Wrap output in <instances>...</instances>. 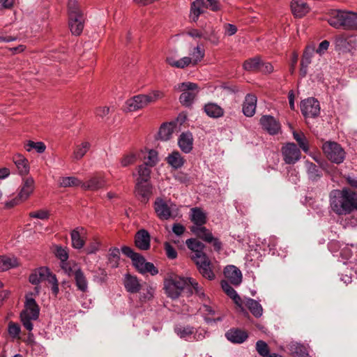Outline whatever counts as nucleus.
I'll list each match as a JSON object with an SVG mask.
<instances>
[{
  "label": "nucleus",
  "instance_id": "nucleus-1",
  "mask_svg": "<svg viewBox=\"0 0 357 357\" xmlns=\"http://www.w3.org/2000/svg\"><path fill=\"white\" fill-rule=\"evenodd\" d=\"M330 206L338 215H346L357 211V192L347 187L333 190L330 193Z\"/></svg>",
  "mask_w": 357,
  "mask_h": 357
},
{
  "label": "nucleus",
  "instance_id": "nucleus-2",
  "mask_svg": "<svg viewBox=\"0 0 357 357\" xmlns=\"http://www.w3.org/2000/svg\"><path fill=\"white\" fill-rule=\"evenodd\" d=\"M327 21L335 29H357V12L332 10L328 13Z\"/></svg>",
  "mask_w": 357,
  "mask_h": 357
},
{
  "label": "nucleus",
  "instance_id": "nucleus-3",
  "mask_svg": "<svg viewBox=\"0 0 357 357\" xmlns=\"http://www.w3.org/2000/svg\"><path fill=\"white\" fill-rule=\"evenodd\" d=\"M40 308L36 301L33 298L26 297L25 302V308L20 313L21 321L24 327L29 331L33 330V324L31 321L38 319Z\"/></svg>",
  "mask_w": 357,
  "mask_h": 357
},
{
  "label": "nucleus",
  "instance_id": "nucleus-4",
  "mask_svg": "<svg viewBox=\"0 0 357 357\" xmlns=\"http://www.w3.org/2000/svg\"><path fill=\"white\" fill-rule=\"evenodd\" d=\"M188 277L171 276L164 282V289L167 296L172 299L178 298L188 287Z\"/></svg>",
  "mask_w": 357,
  "mask_h": 357
},
{
  "label": "nucleus",
  "instance_id": "nucleus-5",
  "mask_svg": "<svg viewBox=\"0 0 357 357\" xmlns=\"http://www.w3.org/2000/svg\"><path fill=\"white\" fill-rule=\"evenodd\" d=\"M322 150L326 158L333 163L341 164L345 159L346 152L341 145L335 142H324Z\"/></svg>",
  "mask_w": 357,
  "mask_h": 357
},
{
  "label": "nucleus",
  "instance_id": "nucleus-6",
  "mask_svg": "<svg viewBox=\"0 0 357 357\" xmlns=\"http://www.w3.org/2000/svg\"><path fill=\"white\" fill-rule=\"evenodd\" d=\"M177 89L182 92L179 97L181 105L190 107L199 93L198 85L190 82H183L178 85Z\"/></svg>",
  "mask_w": 357,
  "mask_h": 357
},
{
  "label": "nucleus",
  "instance_id": "nucleus-7",
  "mask_svg": "<svg viewBox=\"0 0 357 357\" xmlns=\"http://www.w3.org/2000/svg\"><path fill=\"white\" fill-rule=\"evenodd\" d=\"M190 229L198 238L206 243L212 244L216 252L221 250L222 245L221 241L219 238L214 237L212 232L204 227V225L202 227L191 226Z\"/></svg>",
  "mask_w": 357,
  "mask_h": 357
},
{
  "label": "nucleus",
  "instance_id": "nucleus-8",
  "mask_svg": "<svg viewBox=\"0 0 357 357\" xmlns=\"http://www.w3.org/2000/svg\"><path fill=\"white\" fill-rule=\"evenodd\" d=\"M34 189V181L31 177L26 178L23 180V183L20 192L17 197L14 199L8 202L6 206L8 208H11L15 205L18 204L19 202L26 200L30 195L33 192Z\"/></svg>",
  "mask_w": 357,
  "mask_h": 357
},
{
  "label": "nucleus",
  "instance_id": "nucleus-9",
  "mask_svg": "<svg viewBox=\"0 0 357 357\" xmlns=\"http://www.w3.org/2000/svg\"><path fill=\"white\" fill-rule=\"evenodd\" d=\"M153 186L151 182H135L134 195L143 204H146L153 195Z\"/></svg>",
  "mask_w": 357,
  "mask_h": 357
},
{
  "label": "nucleus",
  "instance_id": "nucleus-10",
  "mask_svg": "<svg viewBox=\"0 0 357 357\" xmlns=\"http://www.w3.org/2000/svg\"><path fill=\"white\" fill-rule=\"evenodd\" d=\"M301 110L306 118H314L320 113L319 102L314 98H308L301 101Z\"/></svg>",
  "mask_w": 357,
  "mask_h": 357
},
{
  "label": "nucleus",
  "instance_id": "nucleus-11",
  "mask_svg": "<svg viewBox=\"0 0 357 357\" xmlns=\"http://www.w3.org/2000/svg\"><path fill=\"white\" fill-rule=\"evenodd\" d=\"M197 266L199 273L205 278L212 280L215 274L212 270V263L207 255L192 260Z\"/></svg>",
  "mask_w": 357,
  "mask_h": 357
},
{
  "label": "nucleus",
  "instance_id": "nucleus-12",
  "mask_svg": "<svg viewBox=\"0 0 357 357\" xmlns=\"http://www.w3.org/2000/svg\"><path fill=\"white\" fill-rule=\"evenodd\" d=\"M281 151L283 160L287 164H295L301 158V151L294 143L286 144Z\"/></svg>",
  "mask_w": 357,
  "mask_h": 357
},
{
  "label": "nucleus",
  "instance_id": "nucleus-13",
  "mask_svg": "<svg viewBox=\"0 0 357 357\" xmlns=\"http://www.w3.org/2000/svg\"><path fill=\"white\" fill-rule=\"evenodd\" d=\"M187 284L186 294L188 297L195 294L202 302L208 301V297L205 294L203 287L195 279L188 277Z\"/></svg>",
  "mask_w": 357,
  "mask_h": 357
},
{
  "label": "nucleus",
  "instance_id": "nucleus-14",
  "mask_svg": "<svg viewBox=\"0 0 357 357\" xmlns=\"http://www.w3.org/2000/svg\"><path fill=\"white\" fill-rule=\"evenodd\" d=\"M149 105L145 94H139L127 100L125 103L126 112H135L142 109Z\"/></svg>",
  "mask_w": 357,
  "mask_h": 357
},
{
  "label": "nucleus",
  "instance_id": "nucleus-15",
  "mask_svg": "<svg viewBox=\"0 0 357 357\" xmlns=\"http://www.w3.org/2000/svg\"><path fill=\"white\" fill-rule=\"evenodd\" d=\"M153 207L159 219L167 220L172 218L171 207L163 199L160 197L156 198L153 204Z\"/></svg>",
  "mask_w": 357,
  "mask_h": 357
},
{
  "label": "nucleus",
  "instance_id": "nucleus-16",
  "mask_svg": "<svg viewBox=\"0 0 357 357\" xmlns=\"http://www.w3.org/2000/svg\"><path fill=\"white\" fill-rule=\"evenodd\" d=\"M68 275H73L74 276L75 282L77 289L83 293L88 291V280L80 268H76L73 269L69 267L67 271Z\"/></svg>",
  "mask_w": 357,
  "mask_h": 357
},
{
  "label": "nucleus",
  "instance_id": "nucleus-17",
  "mask_svg": "<svg viewBox=\"0 0 357 357\" xmlns=\"http://www.w3.org/2000/svg\"><path fill=\"white\" fill-rule=\"evenodd\" d=\"M121 252L124 255L131 259L132 265L140 272L144 267V264L146 263L145 258L141 254L135 252L128 246H123Z\"/></svg>",
  "mask_w": 357,
  "mask_h": 357
},
{
  "label": "nucleus",
  "instance_id": "nucleus-18",
  "mask_svg": "<svg viewBox=\"0 0 357 357\" xmlns=\"http://www.w3.org/2000/svg\"><path fill=\"white\" fill-rule=\"evenodd\" d=\"M262 128L270 135H276L280 130V124L276 119L270 115H264L259 121Z\"/></svg>",
  "mask_w": 357,
  "mask_h": 357
},
{
  "label": "nucleus",
  "instance_id": "nucleus-19",
  "mask_svg": "<svg viewBox=\"0 0 357 357\" xmlns=\"http://www.w3.org/2000/svg\"><path fill=\"white\" fill-rule=\"evenodd\" d=\"M185 244L188 249H190L193 254L191 256L192 260L195 259H199L201 257L206 255V254L204 252L205 245L199 241L197 238H191L187 239Z\"/></svg>",
  "mask_w": 357,
  "mask_h": 357
},
{
  "label": "nucleus",
  "instance_id": "nucleus-20",
  "mask_svg": "<svg viewBox=\"0 0 357 357\" xmlns=\"http://www.w3.org/2000/svg\"><path fill=\"white\" fill-rule=\"evenodd\" d=\"M135 246L141 250H147L151 247V236L147 230L142 229L135 236Z\"/></svg>",
  "mask_w": 357,
  "mask_h": 357
},
{
  "label": "nucleus",
  "instance_id": "nucleus-21",
  "mask_svg": "<svg viewBox=\"0 0 357 357\" xmlns=\"http://www.w3.org/2000/svg\"><path fill=\"white\" fill-rule=\"evenodd\" d=\"M86 231L82 227H79L70 232L72 246L75 249H81L85 244Z\"/></svg>",
  "mask_w": 357,
  "mask_h": 357
},
{
  "label": "nucleus",
  "instance_id": "nucleus-22",
  "mask_svg": "<svg viewBox=\"0 0 357 357\" xmlns=\"http://www.w3.org/2000/svg\"><path fill=\"white\" fill-rule=\"evenodd\" d=\"M52 273L50 272L48 268L40 267L31 273V274L29 275V280L32 284L38 285L42 281H48V279H50V277L52 275Z\"/></svg>",
  "mask_w": 357,
  "mask_h": 357
},
{
  "label": "nucleus",
  "instance_id": "nucleus-23",
  "mask_svg": "<svg viewBox=\"0 0 357 357\" xmlns=\"http://www.w3.org/2000/svg\"><path fill=\"white\" fill-rule=\"evenodd\" d=\"M290 6L294 16L298 18L304 17L310 10L309 5L303 0H292Z\"/></svg>",
  "mask_w": 357,
  "mask_h": 357
},
{
  "label": "nucleus",
  "instance_id": "nucleus-24",
  "mask_svg": "<svg viewBox=\"0 0 357 357\" xmlns=\"http://www.w3.org/2000/svg\"><path fill=\"white\" fill-rule=\"evenodd\" d=\"M123 285L126 290L130 294L138 293L142 289V284L137 276L132 275L130 273H126L124 275Z\"/></svg>",
  "mask_w": 357,
  "mask_h": 357
},
{
  "label": "nucleus",
  "instance_id": "nucleus-25",
  "mask_svg": "<svg viewBox=\"0 0 357 357\" xmlns=\"http://www.w3.org/2000/svg\"><path fill=\"white\" fill-rule=\"evenodd\" d=\"M225 276L234 285H239L242 282V274L241 271L235 266L229 265L225 268Z\"/></svg>",
  "mask_w": 357,
  "mask_h": 357
},
{
  "label": "nucleus",
  "instance_id": "nucleus-26",
  "mask_svg": "<svg viewBox=\"0 0 357 357\" xmlns=\"http://www.w3.org/2000/svg\"><path fill=\"white\" fill-rule=\"evenodd\" d=\"M257 101V98L255 95L250 93L246 95L243 104V112L245 116L252 117L255 115Z\"/></svg>",
  "mask_w": 357,
  "mask_h": 357
},
{
  "label": "nucleus",
  "instance_id": "nucleus-27",
  "mask_svg": "<svg viewBox=\"0 0 357 357\" xmlns=\"http://www.w3.org/2000/svg\"><path fill=\"white\" fill-rule=\"evenodd\" d=\"M225 336L229 341L236 344L243 343L248 337V333L245 331L238 328L229 330L225 333Z\"/></svg>",
  "mask_w": 357,
  "mask_h": 357
},
{
  "label": "nucleus",
  "instance_id": "nucleus-28",
  "mask_svg": "<svg viewBox=\"0 0 357 357\" xmlns=\"http://www.w3.org/2000/svg\"><path fill=\"white\" fill-rule=\"evenodd\" d=\"M203 109L208 116L213 119L221 118L225 114L223 108L215 102L206 103Z\"/></svg>",
  "mask_w": 357,
  "mask_h": 357
},
{
  "label": "nucleus",
  "instance_id": "nucleus-29",
  "mask_svg": "<svg viewBox=\"0 0 357 357\" xmlns=\"http://www.w3.org/2000/svg\"><path fill=\"white\" fill-rule=\"evenodd\" d=\"M137 173H133L132 176H136L135 182L146 183L151 182V168L146 165H139L137 167Z\"/></svg>",
  "mask_w": 357,
  "mask_h": 357
},
{
  "label": "nucleus",
  "instance_id": "nucleus-30",
  "mask_svg": "<svg viewBox=\"0 0 357 357\" xmlns=\"http://www.w3.org/2000/svg\"><path fill=\"white\" fill-rule=\"evenodd\" d=\"M178 144L182 151L185 153H190L193 145L192 135L189 132H183L178 138Z\"/></svg>",
  "mask_w": 357,
  "mask_h": 357
},
{
  "label": "nucleus",
  "instance_id": "nucleus-31",
  "mask_svg": "<svg viewBox=\"0 0 357 357\" xmlns=\"http://www.w3.org/2000/svg\"><path fill=\"white\" fill-rule=\"evenodd\" d=\"M105 185V180L100 176H93L82 183V188L85 190H98Z\"/></svg>",
  "mask_w": 357,
  "mask_h": 357
},
{
  "label": "nucleus",
  "instance_id": "nucleus-32",
  "mask_svg": "<svg viewBox=\"0 0 357 357\" xmlns=\"http://www.w3.org/2000/svg\"><path fill=\"white\" fill-rule=\"evenodd\" d=\"M84 15L69 18V27L73 35L79 36L82 33L84 26Z\"/></svg>",
  "mask_w": 357,
  "mask_h": 357
},
{
  "label": "nucleus",
  "instance_id": "nucleus-33",
  "mask_svg": "<svg viewBox=\"0 0 357 357\" xmlns=\"http://www.w3.org/2000/svg\"><path fill=\"white\" fill-rule=\"evenodd\" d=\"M190 220L193 222L192 226H204L207 221L206 214L199 208H193L191 209Z\"/></svg>",
  "mask_w": 357,
  "mask_h": 357
},
{
  "label": "nucleus",
  "instance_id": "nucleus-34",
  "mask_svg": "<svg viewBox=\"0 0 357 357\" xmlns=\"http://www.w3.org/2000/svg\"><path fill=\"white\" fill-rule=\"evenodd\" d=\"M13 162L20 175H26L29 172V165L26 158L21 154L13 156Z\"/></svg>",
  "mask_w": 357,
  "mask_h": 357
},
{
  "label": "nucleus",
  "instance_id": "nucleus-35",
  "mask_svg": "<svg viewBox=\"0 0 357 357\" xmlns=\"http://www.w3.org/2000/svg\"><path fill=\"white\" fill-rule=\"evenodd\" d=\"M305 167L307 174L310 180L317 181L322 177L321 169L314 163L307 161L305 162Z\"/></svg>",
  "mask_w": 357,
  "mask_h": 357
},
{
  "label": "nucleus",
  "instance_id": "nucleus-36",
  "mask_svg": "<svg viewBox=\"0 0 357 357\" xmlns=\"http://www.w3.org/2000/svg\"><path fill=\"white\" fill-rule=\"evenodd\" d=\"M245 305L255 317L259 318L262 316L263 307L258 301L250 298H245Z\"/></svg>",
  "mask_w": 357,
  "mask_h": 357
},
{
  "label": "nucleus",
  "instance_id": "nucleus-37",
  "mask_svg": "<svg viewBox=\"0 0 357 357\" xmlns=\"http://www.w3.org/2000/svg\"><path fill=\"white\" fill-rule=\"evenodd\" d=\"M19 265L15 257L0 256V271H6Z\"/></svg>",
  "mask_w": 357,
  "mask_h": 357
},
{
  "label": "nucleus",
  "instance_id": "nucleus-38",
  "mask_svg": "<svg viewBox=\"0 0 357 357\" xmlns=\"http://www.w3.org/2000/svg\"><path fill=\"white\" fill-rule=\"evenodd\" d=\"M167 162L174 169H179L184 165L185 160L179 152L173 151L167 158Z\"/></svg>",
  "mask_w": 357,
  "mask_h": 357
},
{
  "label": "nucleus",
  "instance_id": "nucleus-39",
  "mask_svg": "<svg viewBox=\"0 0 357 357\" xmlns=\"http://www.w3.org/2000/svg\"><path fill=\"white\" fill-rule=\"evenodd\" d=\"M204 0H195L191 4L190 17L193 22H197L199 16L203 13Z\"/></svg>",
  "mask_w": 357,
  "mask_h": 357
},
{
  "label": "nucleus",
  "instance_id": "nucleus-40",
  "mask_svg": "<svg viewBox=\"0 0 357 357\" xmlns=\"http://www.w3.org/2000/svg\"><path fill=\"white\" fill-rule=\"evenodd\" d=\"M91 144L89 142H82L80 144L76 145L73 157L76 160L82 159L90 149Z\"/></svg>",
  "mask_w": 357,
  "mask_h": 357
},
{
  "label": "nucleus",
  "instance_id": "nucleus-41",
  "mask_svg": "<svg viewBox=\"0 0 357 357\" xmlns=\"http://www.w3.org/2000/svg\"><path fill=\"white\" fill-rule=\"evenodd\" d=\"M174 130V125L172 123H163L158 131V137L161 140L167 141L170 139Z\"/></svg>",
  "mask_w": 357,
  "mask_h": 357
},
{
  "label": "nucleus",
  "instance_id": "nucleus-42",
  "mask_svg": "<svg viewBox=\"0 0 357 357\" xmlns=\"http://www.w3.org/2000/svg\"><path fill=\"white\" fill-rule=\"evenodd\" d=\"M174 332L182 339H186L194 334L195 328L190 326L177 325L174 328Z\"/></svg>",
  "mask_w": 357,
  "mask_h": 357
},
{
  "label": "nucleus",
  "instance_id": "nucleus-43",
  "mask_svg": "<svg viewBox=\"0 0 357 357\" xmlns=\"http://www.w3.org/2000/svg\"><path fill=\"white\" fill-rule=\"evenodd\" d=\"M261 59L255 56L244 61L243 68L247 71L258 72L260 68Z\"/></svg>",
  "mask_w": 357,
  "mask_h": 357
},
{
  "label": "nucleus",
  "instance_id": "nucleus-44",
  "mask_svg": "<svg viewBox=\"0 0 357 357\" xmlns=\"http://www.w3.org/2000/svg\"><path fill=\"white\" fill-rule=\"evenodd\" d=\"M108 262L111 267L116 268L120 259V250L117 248H111L108 252Z\"/></svg>",
  "mask_w": 357,
  "mask_h": 357
},
{
  "label": "nucleus",
  "instance_id": "nucleus-45",
  "mask_svg": "<svg viewBox=\"0 0 357 357\" xmlns=\"http://www.w3.org/2000/svg\"><path fill=\"white\" fill-rule=\"evenodd\" d=\"M262 244L264 250H266L267 248L268 249L269 252H271V255H275L277 252L278 245V238L275 236H271L266 238H264L262 242Z\"/></svg>",
  "mask_w": 357,
  "mask_h": 357
},
{
  "label": "nucleus",
  "instance_id": "nucleus-46",
  "mask_svg": "<svg viewBox=\"0 0 357 357\" xmlns=\"http://www.w3.org/2000/svg\"><path fill=\"white\" fill-rule=\"evenodd\" d=\"M82 182L75 176L61 177L59 180V185L63 188L82 187Z\"/></svg>",
  "mask_w": 357,
  "mask_h": 357
},
{
  "label": "nucleus",
  "instance_id": "nucleus-47",
  "mask_svg": "<svg viewBox=\"0 0 357 357\" xmlns=\"http://www.w3.org/2000/svg\"><path fill=\"white\" fill-rule=\"evenodd\" d=\"M68 8L69 18L78 17L79 16L84 15L76 0H69L68 3Z\"/></svg>",
  "mask_w": 357,
  "mask_h": 357
},
{
  "label": "nucleus",
  "instance_id": "nucleus-48",
  "mask_svg": "<svg viewBox=\"0 0 357 357\" xmlns=\"http://www.w3.org/2000/svg\"><path fill=\"white\" fill-rule=\"evenodd\" d=\"M158 161V152L153 149H151L148 152V155L144 157V162L143 165H146V166L151 168L155 166Z\"/></svg>",
  "mask_w": 357,
  "mask_h": 357
},
{
  "label": "nucleus",
  "instance_id": "nucleus-49",
  "mask_svg": "<svg viewBox=\"0 0 357 357\" xmlns=\"http://www.w3.org/2000/svg\"><path fill=\"white\" fill-rule=\"evenodd\" d=\"M294 139L298 144L300 148L305 153L309 151V144L306 137L303 132H297L294 131L293 132Z\"/></svg>",
  "mask_w": 357,
  "mask_h": 357
},
{
  "label": "nucleus",
  "instance_id": "nucleus-50",
  "mask_svg": "<svg viewBox=\"0 0 357 357\" xmlns=\"http://www.w3.org/2000/svg\"><path fill=\"white\" fill-rule=\"evenodd\" d=\"M190 58H191L193 62V66H195L204 57V50L201 48L199 45H197L193 49L192 52L190 53Z\"/></svg>",
  "mask_w": 357,
  "mask_h": 357
},
{
  "label": "nucleus",
  "instance_id": "nucleus-51",
  "mask_svg": "<svg viewBox=\"0 0 357 357\" xmlns=\"http://www.w3.org/2000/svg\"><path fill=\"white\" fill-rule=\"evenodd\" d=\"M291 354L295 357H307L308 354L304 346L300 344H292L289 348Z\"/></svg>",
  "mask_w": 357,
  "mask_h": 357
},
{
  "label": "nucleus",
  "instance_id": "nucleus-52",
  "mask_svg": "<svg viewBox=\"0 0 357 357\" xmlns=\"http://www.w3.org/2000/svg\"><path fill=\"white\" fill-rule=\"evenodd\" d=\"M27 151H31V149H34L38 153H43L46 149L45 144L42 142H34L33 141H28L26 144L24 146Z\"/></svg>",
  "mask_w": 357,
  "mask_h": 357
},
{
  "label": "nucleus",
  "instance_id": "nucleus-53",
  "mask_svg": "<svg viewBox=\"0 0 357 357\" xmlns=\"http://www.w3.org/2000/svg\"><path fill=\"white\" fill-rule=\"evenodd\" d=\"M314 52L315 47L314 45L307 46L303 52L301 63L305 65H309L312 61V58Z\"/></svg>",
  "mask_w": 357,
  "mask_h": 357
},
{
  "label": "nucleus",
  "instance_id": "nucleus-54",
  "mask_svg": "<svg viewBox=\"0 0 357 357\" xmlns=\"http://www.w3.org/2000/svg\"><path fill=\"white\" fill-rule=\"evenodd\" d=\"M256 350L262 357H268L271 354L268 344L263 340H258L257 342Z\"/></svg>",
  "mask_w": 357,
  "mask_h": 357
},
{
  "label": "nucleus",
  "instance_id": "nucleus-55",
  "mask_svg": "<svg viewBox=\"0 0 357 357\" xmlns=\"http://www.w3.org/2000/svg\"><path fill=\"white\" fill-rule=\"evenodd\" d=\"M55 255L62 262H65L68 259V250L67 248H63L61 246H56Z\"/></svg>",
  "mask_w": 357,
  "mask_h": 357
},
{
  "label": "nucleus",
  "instance_id": "nucleus-56",
  "mask_svg": "<svg viewBox=\"0 0 357 357\" xmlns=\"http://www.w3.org/2000/svg\"><path fill=\"white\" fill-rule=\"evenodd\" d=\"M8 334L10 336L13 338H20V327L19 324L14 323V322H10L8 324Z\"/></svg>",
  "mask_w": 357,
  "mask_h": 357
},
{
  "label": "nucleus",
  "instance_id": "nucleus-57",
  "mask_svg": "<svg viewBox=\"0 0 357 357\" xmlns=\"http://www.w3.org/2000/svg\"><path fill=\"white\" fill-rule=\"evenodd\" d=\"M154 294V289L151 287H147L143 292L140 294L139 300L141 302L145 303L153 298Z\"/></svg>",
  "mask_w": 357,
  "mask_h": 357
},
{
  "label": "nucleus",
  "instance_id": "nucleus-58",
  "mask_svg": "<svg viewBox=\"0 0 357 357\" xmlns=\"http://www.w3.org/2000/svg\"><path fill=\"white\" fill-rule=\"evenodd\" d=\"M202 38L206 40L211 41L213 44H218L219 42V38L217 36L215 31L213 29H211L210 31L204 30L203 31Z\"/></svg>",
  "mask_w": 357,
  "mask_h": 357
},
{
  "label": "nucleus",
  "instance_id": "nucleus-59",
  "mask_svg": "<svg viewBox=\"0 0 357 357\" xmlns=\"http://www.w3.org/2000/svg\"><path fill=\"white\" fill-rule=\"evenodd\" d=\"M139 273L142 274L149 273L151 275H155L158 273V270L153 263L146 261Z\"/></svg>",
  "mask_w": 357,
  "mask_h": 357
},
{
  "label": "nucleus",
  "instance_id": "nucleus-60",
  "mask_svg": "<svg viewBox=\"0 0 357 357\" xmlns=\"http://www.w3.org/2000/svg\"><path fill=\"white\" fill-rule=\"evenodd\" d=\"M137 156L135 153H130L125 155L121 160L122 167H128L135 162Z\"/></svg>",
  "mask_w": 357,
  "mask_h": 357
},
{
  "label": "nucleus",
  "instance_id": "nucleus-61",
  "mask_svg": "<svg viewBox=\"0 0 357 357\" xmlns=\"http://www.w3.org/2000/svg\"><path fill=\"white\" fill-rule=\"evenodd\" d=\"M47 282L52 284L51 290H52V294L55 297L57 296V295L59 292V283H58V280L56 279V275L52 273V275H50V279H48Z\"/></svg>",
  "mask_w": 357,
  "mask_h": 357
},
{
  "label": "nucleus",
  "instance_id": "nucleus-62",
  "mask_svg": "<svg viewBox=\"0 0 357 357\" xmlns=\"http://www.w3.org/2000/svg\"><path fill=\"white\" fill-rule=\"evenodd\" d=\"M149 102V104L151 102H154L157 100L160 99L164 97L163 92L160 91H153L149 94H145Z\"/></svg>",
  "mask_w": 357,
  "mask_h": 357
},
{
  "label": "nucleus",
  "instance_id": "nucleus-63",
  "mask_svg": "<svg viewBox=\"0 0 357 357\" xmlns=\"http://www.w3.org/2000/svg\"><path fill=\"white\" fill-rule=\"evenodd\" d=\"M190 65L193 66V62L190 56H184L179 60L176 61V63L175 64V68H184Z\"/></svg>",
  "mask_w": 357,
  "mask_h": 357
},
{
  "label": "nucleus",
  "instance_id": "nucleus-64",
  "mask_svg": "<svg viewBox=\"0 0 357 357\" xmlns=\"http://www.w3.org/2000/svg\"><path fill=\"white\" fill-rule=\"evenodd\" d=\"M164 246L167 257L170 259H176L177 257V252L174 248L168 242L165 243Z\"/></svg>",
  "mask_w": 357,
  "mask_h": 357
}]
</instances>
